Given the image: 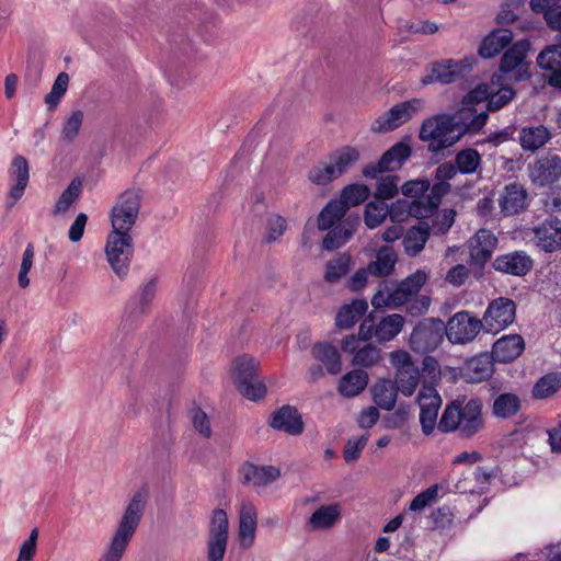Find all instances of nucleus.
Returning <instances> with one entry per match:
<instances>
[{"mask_svg": "<svg viewBox=\"0 0 561 561\" xmlns=\"http://www.w3.org/2000/svg\"><path fill=\"white\" fill-rule=\"evenodd\" d=\"M494 358L489 353H481L468 358L459 367L460 378L468 383H479L489 379L494 371Z\"/></svg>", "mask_w": 561, "mask_h": 561, "instance_id": "6ab92c4d", "label": "nucleus"}, {"mask_svg": "<svg viewBox=\"0 0 561 561\" xmlns=\"http://www.w3.org/2000/svg\"><path fill=\"white\" fill-rule=\"evenodd\" d=\"M533 12L541 14L549 26L561 14V0H529Z\"/></svg>", "mask_w": 561, "mask_h": 561, "instance_id": "8fccbe9b", "label": "nucleus"}, {"mask_svg": "<svg viewBox=\"0 0 561 561\" xmlns=\"http://www.w3.org/2000/svg\"><path fill=\"white\" fill-rule=\"evenodd\" d=\"M239 476L244 485L265 488L279 478L280 471L274 466H255L245 462L241 466Z\"/></svg>", "mask_w": 561, "mask_h": 561, "instance_id": "5701e85b", "label": "nucleus"}, {"mask_svg": "<svg viewBox=\"0 0 561 561\" xmlns=\"http://www.w3.org/2000/svg\"><path fill=\"white\" fill-rule=\"evenodd\" d=\"M270 425L290 435H299L304 431L301 415L290 405H284L275 411L271 416Z\"/></svg>", "mask_w": 561, "mask_h": 561, "instance_id": "393cba45", "label": "nucleus"}, {"mask_svg": "<svg viewBox=\"0 0 561 561\" xmlns=\"http://www.w3.org/2000/svg\"><path fill=\"white\" fill-rule=\"evenodd\" d=\"M368 304L365 299H354L340 308L335 317V325L347 330L355 325L366 313Z\"/></svg>", "mask_w": 561, "mask_h": 561, "instance_id": "2f4dec72", "label": "nucleus"}, {"mask_svg": "<svg viewBox=\"0 0 561 561\" xmlns=\"http://www.w3.org/2000/svg\"><path fill=\"white\" fill-rule=\"evenodd\" d=\"M312 356L321 362L329 374L337 375L342 370L341 356L331 343H318L311 350Z\"/></svg>", "mask_w": 561, "mask_h": 561, "instance_id": "f704fd0d", "label": "nucleus"}, {"mask_svg": "<svg viewBox=\"0 0 561 561\" xmlns=\"http://www.w3.org/2000/svg\"><path fill=\"white\" fill-rule=\"evenodd\" d=\"M368 383V375L364 370L354 369L345 374L340 382L337 390L341 396L353 398L358 396Z\"/></svg>", "mask_w": 561, "mask_h": 561, "instance_id": "c9c22d12", "label": "nucleus"}, {"mask_svg": "<svg viewBox=\"0 0 561 561\" xmlns=\"http://www.w3.org/2000/svg\"><path fill=\"white\" fill-rule=\"evenodd\" d=\"M538 66L545 70L550 71L561 67V42L546 46L537 57Z\"/></svg>", "mask_w": 561, "mask_h": 561, "instance_id": "3c124183", "label": "nucleus"}, {"mask_svg": "<svg viewBox=\"0 0 561 561\" xmlns=\"http://www.w3.org/2000/svg\"><path fill=\"white\" fill-rule=\"evenodd\" d=\"M369 195L370 190L367 185L355 183L343 188L339 201L348 209L365 202Z\"/></svg>", "mask_w": 561, "mask_h": 561, "instance_id": "de8ad7c7", "label": "nucleus"}, {"mask_svg": "<svg viewBox=\"0 0 561 561\" xmlns=\"http://www.w3.org/2000/svg\"><path fill=\"white\" fill-rule=\"evenodd\" d=\"M82 190V182L79 179H73L66 190L61 193L57 199L54 214H65L70 206L78 199Z\"/></svg>", "mask_w": 561, "mask_h": 561, "instance_id": "09e8293b", "label": "nucleus"}, {"mask_svg": "<svg viewBox=\"0 0 561 561\" xmlns=\"http://www.w3.org/2000/svg\"><path fill=\"white\" fill-rule=\"evenodd\" d=\"M495 271L514 276H525L534 267V260L527 252L516 250L496 256L493 261Z\"/></svg>", "mask_w": 561, "mask_h": 561, "instance_id": "4be33fe9", "label": "nucleus"}, {"mask_svg": "<svg viewBox=\"0 0 561 561\" xmlns=\"http://www.w3.org/2000/svg\"><path fill=\"white\" fill-rule=\"evenodd\" d=\"M388 216V205L383 202H369L365 206L364 221L369 229L380 226Z\"/></svg>", "mask_w": 561, "mask_h": 561, "instance_id": "603ef678", "label": "nucleus"}, {"mask_svg": "<svg viewBox=\"0 0 561 561\" xmlns=\"http://www.w3.org/2000/svg\"><path fill=\"white\" fill-rule=\"evenodd\" d=\"M524 348L525 343L520 335H505L494 343L491 355L497 362L508 363L517 358Z\"/></svg>", "mask_w": 561, "mask_h": 561, "instance_id": "cd10ccee", "label": "nucleus"}, {"mask_svg": "<svg viewBox=\"0 0 561 561\" xmlns=\"http://www.w3.org/2000/svg\"><path fill=\"white\" fill-rule=\"evenodd\" d=\"M439 485L433 484L428 486L426 490L419 493L413 500L410 502L408 507L409 512L421 513L426 507L431 506L438 499Z\"/></svg>", "mask_w": 561, "mask_h": 561, "instance_id": "6e6d98bb", "label": "nucleus"}, {"mask_svg": "<svg viewBox=\"0 0 561 561\" xmlns=\"http://www.w3.org/2000/svg\"><path fill=\"white\" fill-rule=\"evenodd\" d=\"M528 175L531 182L539 186L557 183L561 179V157L556 153L538 157L528 164Z\"/></svg>", "mask_w": 561, "mask_h": 561, "instance_id": "f3484780", "label": "nucleus"}, {"mask_svg": "<svg viewBox=\"0 0 561 561\" xmlns=\"http://www.w3.org/2000/svg\"><path fill=\"white\" fill-rule=\"evenodd\" d=\"M428 190L430 182L427 180H411L401 186L403 195L412 197L413 201H421V197H426Z\"/></svg>", "mask_w": 561, "mask_h": 561, "instance_id": "338daca9", "label": "nucleus"}, {"mask_svg": "<svg viewBox=\"0 0 561 561\" xmlns=\"http://www.w3.org/2000/svg\"><path fill=\"white\" fill-rule=\"evenodd\" d=\"M341 519L339 504L321 505L309 517L307 525L311 530H327L335 526Z\"/></svg>", "mask_w": 561, "mask_h": 561, "instance_id": "c756f323", "label": "nucleus"}, {"mask_svg": "<svg viewBox=\"0 0 561 561\" xmlns=\"http://www.w3.org/2000/svg\"><path fill=\"white\" fill-rule=\"evenodd\" d=\"M551 131L541 124L525 126L518 134L523 150L531 152L542 148L551 139Z\"/></svg>", "mask_w": 561, "mask_h": 561, "instance_id": "c85d7f7f", "label": "nucleus"}, {"mask_svg": "<svg viewBox=\"0 0 561 561\" xmlns=\"http://www.w3.org/2000/svg\"><path fill=\"white\" fill-rule=\"evenodd\" d=\"M515 96V91L508 85H502L501 77L495 76L494 91L490 92L486 110L494 112L507 105Z\"/></svg>", "mask_w": 561, "mask_h": 561, "instance_id": "c03bdc74", "label": "nucleus"}, {"mask_svg": "<svg viewBox=\"0 0 561 561\" xmlns=\"http://www.w3.org/2000/svg\"><path fill=\"white\" fill-rule=\"evenodd\" d=\"M399 192V176L383 175L378 178L375 197L380 202L393 198Z\"/></svg>", "mask_w": 561, "mask_h": 561, "instance_id": "5fc2aeb1", "label": "nucleus"}, {"mask_svg": "<svg viewBox=\"0 0 561 561\" xmlns=\"http://www.w3.org/2000/svg\"><path fill=\"white\" fill-rule=\"evenodd\" d=\"M423 107L424 101L422 99H412L396 104L374 121L371 124V129L376 133H387L393 130L410 121Z\"/></svg>", "mask_w": 561, "mask_h": 561, "instance_id": "1a4fd4ad", "label": "nucleus"}, {"mask_svg": "<svg viewBox=\"0 0 561 561\" xmlns=\"http://www.w3.org/2000/svg\"><path fill=\"white\" fill-rule=\"evenodd\" d=\"M83 118V112L80 110L72 112L70 116L67 117L61 130V137L65 141L72 142L75 140L81 129Z\"/></svg>", "mask_w": 561, "mask_h": 561, "instance_id": "e2e57ef3", "label": "nucleus"}, {"mask_svg": "<svg viewBox=\"0 0 561 561\" xmlns=\"http://www.w3.org/2000/svg\"><path fill=\"white\" fill-rule=\"evenodd\" d=\"M359 159V151L351 146L342 147L330 156V162L337 178L347 172Z\"/></svg>", "mask_w": 561, "mask_h": 561, "instance_id": "58836bf2", "label": "nucleus"}, {"mask_svg": "<svg viewBox=\"0 0 561 561\" xmlns=\"http://www.w3.org/2000/svg\"><path fill=\"white\" fill-rule=\"evenodd\" d=\"M139 209V193L134 190L123 192L110 214L113 230L129 232L138 218Z\"/></svg>", "mask_w": 561, "mask_h": 561, "instance_id": "0eeeda50", "label": "nucleus"}, {"mask_svg": "<svg viewBox=\"0 0 561 561\" xmlns=\"http://www.w3.org/2000/svg\"><path fill=\"white\" fill-rule=\"evenodd\" d=\"M527 192L523 185L512 183L504 187L499 199L501 211L505 216H513L522 211L526 206Z\"/></svg>", "mask_w": 561, "mask_h": 561, "instance_id": "a878e982", "label": "nucleus"}, {"mask_svg": "<svg viewBox=\"0 0 561 561\" xmlns=\"http://www.w3.org/2000/svg\"><path fill=\"white\" fill-rule=\"evenodd\" d=\"M456 213L453 209H435V211L430 217H422L421 219H425L420 221L421 225L426 226V231H430V234L433 233L435 236L446 233L455 222Z\"/></svg>", "mask_w": 561, "mask_h": 561, "instance_id": "e433bc0d", "label": "nucleus"}, {"mask_svg": "<svg viewBox=\"0 0 561 561\" xmlns=\"http://www.w3.org/2000/svg\"><path fill=\"white\" fill-rule=\"evenodd\" d=\"M157 293V280L150 279L139 290L138 305L135 310H130V314L140 316L145 313L156 297Z\"/></svg>", "mask_w": 561, "mask_h": 561, "instance_id": "052dcab7", "label": "nucleus"}, {"mask_svg": "<svg viewBox=\"0 0 561 561\" xmlns=\"http://www.w3.org/2000/svg\"><path fill=\"white\" fill-rule=\"evenodd\" d=\"M397 263V254L390 247H383L377 252L376 261L368 264L370 275L381 277L392 273Z\"/></svg>", "mask_w": 561, "mask_h": 561, "instance_id": "ea45409f", "label": "nucleus"}, {"mask_svg": "<svg viewBox=\"0 0 561 561\" xmlns=\"http://www.w3.org/2000/svg\"><path fill=\"white\" fill-rule=\"evenodd\" d=\"M388 216L392 222H403L410 216L417 219L428 217L421 201L409 202L407 199H397L388 206Z\"/></svg>", "mask_w": 561, "mask_h": 561, "instance_id": "7c9ffc66", "label": "nucleus"}, {"mask_svg": "<svg viewBox=\"0 0 561 561\" xmlns=\"http://www.w3.org/2000/svg\"><path fill=\"white\" fill-rule=\"evenodd\" d=\"M257 512L255 506L250 502H243L239 512V540L243 549L253 546L256 535Z\"/></svg>", "mask_w": 561, "mask_h": 561, "instance_id": "b1692460", "label": "nucleus"}, {"mask_svg": "<svg viewBox=\"0 0 561 561\" xmlns=\"http://www.w3.org/2000/svg\"><path fill=\"white\" fill-rule=\"evenodd\" d=\"M404 318L401 314L392 313L375 322L369 314L359 325V336L367 342L376 337L379 342H388L394 339L403 329Z\"/></svg>", "mask_w": 561, "mask_h": 561, "instance_id": "9d476101", "label": "nucleus"}, {"mask_svg": "<svg viewBox=\"0 0 561 561\" xmlns=\"http://www.w3.org/2000/svg\"><path fill=\"white\" fill-rule=\"evenodd\" d=\"M530 242L541 252L561 250V219L549 216L530 228Z\"/></svg>", "mask_w": 561, "mask_h": 561, "instance_id": "f8f14e48", "label": "nucleus"}, {"mask_svg": "<svg viewBox=\"0 0 561 561\" xmlns=\"http://www.w3.org/2000/svg\"><path fill=\"white\" fill-rule=\"evenodd\" d=\"M369 439V434H363L357 438H350L345 445L343 457L346 463L355 462Z\"/></svg>", "mask_w": 561, "mask_h": 561, "instance_id": "0e129e2a", "label": "nucleus"}, {"mask_svg": "<svg viewBox=\"0 0 561 561\" xmlns=\"http://www.w3.org/2000/svg\"><path fill=\"white\" fill-rule=\"evenodd\" d=\"M470 68L467 59L457 61L454 59H446L442 62L434 64L431 72L422 79L423 84L439 82L448 84L455 82L463 76L466 69Z\"/></svg>", "mask_w": 561, "mask_h": 561, "instance_id": "412c9836", "label": "nucleus"}, {"mask_svg": "<svg viewBox=\"0 0 561 561\" xmlns=\"http://www.w3.org/2000/svg\"><path fill=\"white\" fill-rule=\"evenodd\" d=\"M444 340V322L428 318L420 321L410 335V346L414 352L428 353L435 351Z\"/></svg>", "mask_w": 561, "mask_h": 561, "instance_id": "6e6552de", "label": "nucleus"}, {"mask_svg": "<svg viewBox=\"0 0 561 561\" xmlns=\"http://www.w3.org/2000/svg\"><path fill=\"white\" fill-rule=\"evenodd\" d=\"M380 358V350L373 344L366 343L357 350L352 363L355 366L371 367L378 364Z\"/></svg>", "mask_w": 561, "mask_h": 561, "instance_id": "4d7b16f0", "label": "nucleus"}, {"mask_svg": "<svg viewBox=\"0 0 561 561\" xmlns=\"http://www.w3.org/2000/svg\"><path fill=\"white\" fill-rule=\"evenodd\" d=\"M489 115L485 111L462 107L453 114H437L423 121L419 137L428 142V149L438 152L458 142L466 134L478 133Z\"/></svg>", "mask_w": 561, "mask_h": 561, "instance_id": "f257e3e1", "label": "nucleus"}, {"mask_svg": "<svg viewBox=\"0 0 561 561\" xmlns=\"http://www.w3.org/2000/svg\"><path fill=\"white\" fill-rule=\"evenodd\" d=\"M481 328L480 319L468 311H459L444 324V334L453 344H466L474 340Z\"/></svg>", "mask_w": 561, "mask_h": 561, "instance_id": "ddd939ff", "label": "nucleus"}, {"mask_svg": "<svg viewBox=\"0 0 561 561\" xmlns=\"http://www.w3.org/2000/svg\"><path fill=\"white\" fill-rule=\"evenodd\" d=\"M494 79L495 76L492 77L490 83L479 84L473 90H471L463 100V107L470 108L469 105L472 103H480L482 101L489 102L490 92L494 91Z\"/></svg>", "mask_w": 561, "mask_h": 561, "instance_id": "69168bd1", "label": "nucleus"}, {"mask_svg": "<svg viewBox=\"0 0 561 561\" xmlns=\"http://www.w3.org/2000/svg\"><path fill=\"white\" fill-rule=\"evenodd\" d=\"M259 360L250 355L238 356L232 364V377L236 387L249 400H260L266 393V387L257 377Z\"/></svg>", "mask_w": 561, "mask_h": 561, "instance_id": "39448f33", "label": "nucleus"}, {"mask_svg": "<svg viewBox=\"0 0 561 561\" xmlns=\"http://www.w3.org/2000/svg\"><path fill=\"white\" fill-rule=\"evenodd\" d=\"M420 368L414 365L396 371L394 385L403 396L411 397L415 392L420 383Z\"/></svg>", "mask_w": 561, "mask_h": 561, "instance_id": "79ce46f5", "label": "nucleus"}, {"mask_svg": "<svg viewBox=\"0 0 561 561\" xmlns=\"http://www.w3.org/2000/svg\"><path fill=\"white\" fill-rule=\"evenodd\" d=\"M529 48L530 42L528 39L514 43L502 56L500 70L505 75H511V78L515 81H523L528 78L525 59Z\"/></svg>", "mask_w": 561, "mask_h": 561, "instance_id": "dca6fc26", "label": "nucleus"}, {"mask_svg": "<svg viewBox=\"0 0 561 561\" xmlns=\"http://www.w3.org/2000/svg\"><path fill=\"white\" fill-rule=\"evenodd\" d=\"M352 256L347 253H340L325 265L324 279L334 284L341 280L351 270Z\"/></svg>", "mask_w": 561, "mask_h": 561, "instance_id": "a19ab883", "label": "nucleus"}, {"mask_svg": "<svg viewBox=\"0 0 561 561\" xmlns=\"http://www.w3.org/2000/svg\"><path fill=\"white\" fill-rule=\"evenodd\" d=\"M515 317V302L510 298L499 297L489 304L481 320L482 327L486 332L496 334L511 325Z\"/></svg>", "mask_w": 561, "mask_h": 561, "instance_id": "9b49d317", "label": "nucleus"}, {"mask_svg": "<svg viewBox=\"0 0 561 561\" xmlns=\"http://www.w3.org/2000/svg\"><path fill=\"white\" fill-rule=\"evenodd\" d=\"M427 280V274L417 270L402 279L396 287L385 284L371 297V305L376 309L383 307L398 308L405 305L413 296H416Z\"/></svg>", "mask_w": 561, "mask_h": 561, "instance_id": "20e7f679", "label": "nucleus"}, {"mask_svg": "<svg viewBox=\"0 0 561 561\" xmlns=\"http://www.w3.org/2000/svg\"><path fill=\"white\" fill-rule=\"evenodd\" d=\"M410 156V146L397 142L381 156L377 163L366 165L362 173L366 178L377 179L379 173L399 170Z\"/></svg>", "mask_w": 561, "mask_h": 561, "instance_id": "a211bd4d", "label": "nucleus"}, {"mask_svg": "<svg viewBox=\"0 0 561 561\" xmlns=\"http://www.w3.org/2000/svg\"><path fill=\"white\" fill-rule=\"evenodd\" d=\"M482 402L479 399H470L461 403L454 401L448 404L440 420L438 430L443 433L458 431L461 437H471L483 427Z\"/></svg>", "mask_w": 561, "mask_h": 561, "instance_id": "7ed1b4c3", "label": "nucleus"}, {"mask_svg": "<svg viewBox=\"0 0 561 561\" xmlns=\"http://www.w3.org/2000/svg\"><path fill=\"white\" fill-rule=\"evenodd\" d=\"M148 500L146 489H140L130 499L111 541L99 561H122L126 549L137 530Z\"/></svg>", "mask_w": 561, "mask_h": 561, "instance_id": "f03ea898", "label": "nucleus"}, {"mask_svg": "<svg viewBox=\"0 0 561 561\" xmlns=\"http://www.w3.org/2000/svg\"><path fill=\"white\" fill-rule=\"evenodd\" d=\"M455 161L459 172L471 174L479 168L481 157L476 149H466L457 153Z\"/></svg>", "mask_w": 561, "mask_h": 561, "instance_id": "13d9d810", "label": "nucleus"}, {"mask_svg": "<svg viewBox=\"0 0 561 561\" xmlns=\"http://www.w3.org/2000/svg\"><path fill=\"white\" fill-rule=\"evenodd\" d=\"M496 245L497 239L491 230H478L469 240L470 265L482 268L491 259Z\"/></svg>", "mask_w": 561, "mask_h": 561, "instance_id": "aec40b11", "label": "nucleus"}, {"mask_svg": "<svg viewBox=\"0 0 561 561\" xmlns=\"http://www.w3.org/2000/svg\"><path fill=\"white\" fill-rule=\"evenodd\" d=\"M561 388V373L553 371L542 376L533 388L536 399H546L554 394Z\"/></svg>", "mask_w": 561, "mask_h": 561, "instance_id": "a18cd8bd", "label": "nucleus"}, {"mask_svg": "<svg viewBox=\"0 0 561 561\" xmlns=\"http://www.w3.org/2000/svg\"><path fill=\"white\" fill-rule=\"evenodd\" d=\"M399 389L388 379H381L371 387L373 400L378 408L391 411L397 402Z\"/></svg>", "mask_w": 561, "mask_h": 561, "instance_id": "72a5a7b5", "label": "nucleus"}, {"mask_svg": "<svg viewBox=\"0 0 561 561\" xmlns=\"http://www.w3.org/2000/svg\"><path fill=\"white\" fill-rule=\"evenodd\" d=\"M420 405V423L424 435H431L438 427L437 415L442 407V398L433 386L424 385L417 396Z\"/></svg>", "mask_w": 561, "mask_h": 561, "instance_id": "2eb2a0df", "label": "nucleus"}, {"mask_svg": "<svg viewBox=\"0 0 561 561\" xmlns=\"http://www.w3.org/2000/svg\"><path fill=\"white\" fill-rule=\"evenodd\" d=\"M133 254V239L129 232L113 230L108 233L105 245L106 260L121 279L125 278L129 272Z\"/></svg>", "mask_w": 561, "mask_h": 561, "instance_id": "423d86ee", "label": "nucleus"}, {"mask_svg": "<svg viewBox=\"0 0 561 561\" xmlns=\"http://www.w3.org/2000/svg\"><path fill=\"white\" fill-rule=\"evenodd\" d=\"M358 217H347L337 226H333L323 239L322 247L328 251H332L344 245L355 232L358 225Z\"/></svg>", "mask_w": 561, "mask_h": 561, "instance_id": "bb28decb", "label": "nucleus"}, {"mask_svg": "<svg viewBox=\"0 0 561 561\" xmlns=\"http://www.w3.org/2000/svg\"><path fill=\"white\" fill-rule=\"evenodd\" d=\"M229 522L224 510H215L209 526L207 540V560L224 561L228 543Z\"/></svg>", "mask_w": 561, "mask_h": 561, "instance_id": "4468645a", "label": "nucleus"}, {"mask_svg": "<svg viewBox=\"0 0 561 561\" xmlns=\"http://www.w3.org/2000/svg\"><path fill=\"white\" fill-rule=\"evenodd\" d=\"M37 538L38 529L34 528L28 538L22 542L16 561H33L37 550Z\"/></svg>", "mask_w": 561, "mask_h": 561, "instance_id": "774afa93", "label": "nucleus"}, {"mask_svg": "<svg viewBox=\"0 0 561 561\" xmlns=\"http://www.w3.org/2000/svg\"><path fill=\"white\" fill-rule=\"evenodd\" d=\"M69 83V76L66 72H60L54 81L50 92L45 96V103L50 110L58 106L60 100L67 92Z\"/></svg>", "mask_w": 561, "mask_h": 561, "instance_id": "bf43d9fd", "label": "nucleus"}, {"mask_svg": "<svg viewBox=\"0 0 561 561\" xmlns=\"http://www.w3.org/2000/svg\"><path fill=\"white\" fill-rule=\"evenodd\" d=\"M513 39V33L510 30L501 28L493 31L481 43L479 55L482 58H493L501 53Z\"/></svg>", "mask_w": 561, "mask_h": 561, "instance_id": "473e14b6", "label": "nucleus"}, {"mask_svg": "<svg viewBox=\"0 0 561 561\" xmlns=\"http://www.w3.org/2000/svg\"><path fill=\"white\" fill-rule=\"evenodd\" d=\"M449 184L447 182H438L433 186L430 185V190L426 193V197H421V202L423 207L427 211V216L430 217L435 209L438 208L442 197L448 192Z\"/></svg>", "mask_w": 561, "mask_h": 561, "instance_id": "864d4df0", "label": "nucleus"}, {"mask_svg": "<svg viewBox=\"0 0 561 561\" xmlns=\"http://www.w3.org/2000/svg\"><path fill=\"white\" fill-rule=\"evenodd\" d=\"M347 209L339 199L331 201L318 217V228L322 231L331 229L342 220Z\"/></svg>", "mask_w": 561, "mask_h": 561, "instance_id": "37998d69", "label": "nucleus"}, {"mask_svg": "<svg viewBox=\"0 0 561 561\" xmlns=\"http://www.w3.org/2000/svg\"><path fill=\"white\" fill-rule=\"evenodd\" d=\"M430 238V231H426V226L420 222L411 227L403 236L402 244L404 252L409 256H416L424 249Z\"/></svg>", "mask_w": 561, "mask_h": 561, "instance_id": "4c0bfd02", "label": "nucleus"}, {"mask_svg": "<svg viewBox=\"0 0 561 561\" xmlns=\"http://www.w3.org/2000/svg\"><path fill=\"white\" fill-rule=\"evenodd\" d=\"M520 409V400L514 393L500 394L493 402V413L500 419L515 415Z\"/></svg>", "mask_w": 561, "mask_h": 561, "instance_id": "49530a36", "label": "nucleus"}, {"mask_svg": "<svg viewBox=\"0 0 561 561\" xmlns=\"http://www.w3.org/2000/svg\"><path fill=\"white\" fill-rule=\"evenodd\" d=\"M308 179L317 185H325L337 179L331 162H321L310 169Z\"/></svg>", "mask_w": 561, "mask_h": 561, "instance_id": "680f3d73", "label": "nucleus"}]
</instances>
